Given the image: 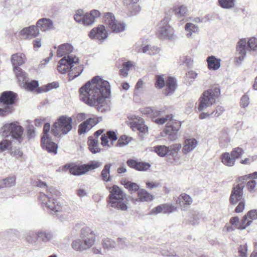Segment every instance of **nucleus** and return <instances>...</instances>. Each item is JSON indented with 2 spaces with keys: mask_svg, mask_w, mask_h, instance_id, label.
Listing matches in <instances>:
<instances>
[{
  "mask_svg": "<svg viewBox=\"0 0 257 257\" xmlns=\"http://www.w3.org/2000/svg\"><path fill=\"white\" fill-rule=\"evenodd\" d=\"M220 95V90L218 87L208 89L201 94L199 99L198 111H203L216 103Z\"/></svg>",
  "mask_w": 257,
  "mask_h": 257,
  "instance_id": "nucleus-6",
  "label": "nucleus"
},
{
  "mask_svg": "<svg viewBox=\"0 0 257 257\" xmlns=\"http://www.w3.org/2000/svg\"><path fill=\"white\" fill-rule=\"evenodd\" d=\"M246 47L248 50L255 51L257 50V39L254 37L250 38L247 41Z\"/></svg>",
  "mask_w": 257,
  "mask_h": 257,
  "instance_id": "nucleus-49",
  "label": "nucleus"
},
{
  "mask_svg": "<svg viewBox=\"0 0 257 257\" xmlns=\"http://www.w3.org/2000/svg\"><path fill=\"white\" fill-rule=\"evenodd\" d=\"M73 119L67 115H61L53 123L51 133L55 137L67 134L72 129Z\"/></svg>",
  "mask_w": 257,
  "mask_h": 257,
  "instance_id": "nucleus-7",
  "label": "nucleus"
},
{
  "mask_svg": "<svg viewBox=\"0 0 257 257\" xmlns=\"http://www.w3.org/2000/svg\"><path fill=\"white\" fill-rule=\"evenodd\" d=\"M11 145V141L8 140H4L0 143V151L3 152L9 148Z\"/></svg>",
  "mask_w": 257,
  "mask_h": 257,
  "instance_id": "nucleus-63",
  "label": "nucleus"
},
{
  "mask_svg": "<svg viewBox=\"0 0 257 257\" xmlns=\"http://www.w3.org/2000/svg\"><path fill=\"white\" fill-rule=\"evenodd\" d=\"M13 110V106L10 105H4L3 108H0V116H3L10 113Z\"/></svg>",
  "mask_w": 257,
  "mask_h": 257,
  "instance_id": "nucleus-56",
  "label": "nucleus"
},
{
  "mask_svg": "<svg viewBox=\"0 0 257 257\" xmlns=\"http://www.w3.org/2000/svg\"><path fill=\"white\" fill-rule=\"evenodd\" d=\"M234 1H218L219 6L223 9H230L234 6Z\"/></svg>",
  "mask_w": 257,
  "mask_h": 257,
  "instance_id": "nucleus-59",
  "label": "nucleus"
},
{
  "mask_svg": "<svg viewBox=\"0 0 257 257\" xmlns=\"http://www.w3.org/2000/svg\"><path fill=\"white\" fill-rule=\"evenodd\" d=\"M176 120L173 118L172 114H168L165 117H159L155 118L153 121L158 124H163L166 122H170L171 121H175Z\"/></svg>",
  "mask_w": 257,
  "mask_h": 257,
  "instance_id": "nucleus-42",
  "label": "nucleus"
},
{
  "mask_svg": "<svg viewBox=\"0 0 257 257\" xmlns=\"http://www.w3.org/2000/svg\"><path fill=\"white\" fill-rule=\"evenodd\" d=\"M184 29L187 38L191 37L193 34H197L199 31V27L191 23H187L185 25Z\"/></svg>",
  "mask_w": 257,
  "mask_h": 257,
  "instance_id": "nucleus-33",
  "label": "nucleus"
},
{
  "mask_svg": "<svg viewBox=\"0 0 257 257\" xmlns=\"http://www.w3.org/2000/svg\"><path fill=\"white\" fill-rule=\"evenodd\" d=\"M164 213L169 214L177 210V207L174 205L169 204H163Z\"/></svg>",
  "mask_w": 257,
  "mask_h": 257,
  "instance_id": "nucleus-58",
  "label": "nucleus"
},
{
  "mask_svg": "<svg viewBox=\"0 0 257 257\" xmlns=\"http://www.w3.org/2000/svg\"><path fill=\"white\" fill-rule=\"evenodd\" d=\"M198 141L194 138L185 140L182 148V153L186 155L192 152L197 146Z\"/></svg>",
  "mask_w": 257,
  "mask_h": 257,
  "instance_id": "nucleus-23",
  "label": "nucleus"
},
{
  "mask_svg": "<svg viewBox=\"0 0 257 257\" xmlns=\"http://www.w3.org/2000/svg\"><path fill=\"white\" fill-rule=\"evenodd\" d=\"M169 18H164L159 24L157 29V35L161 39L174 40L175 39L174 29L169 25Z\"/></svg>",
  "mask_w": 257,
  "mask_h": 257,
  "instance_id": "nucleus-10",
  "label": "nucleus"
},
{
  "mask_svg": "<svg viewBox=\"0 0 257 257\" xmlns=\"http://www.w3.org/2000/svg\"><path fill=\"white\" fill-rule=\"evenodd\" d=\"M151 167V165L146 162H138L135 170L139 171H146Z\"/></svg>",
  "mask_w": 257,
  "mask_h": 257,
  "instance_id": "nucleus-50",
  "label": "nucleus"
},
{
  "mask_svg": "<svg viewBox=\"0 0 257 257\" xmlns=\"http://www.w3.org/2000/svg\"><path fill=\"white\" fill-rule=\"evenodd\" d=\"M128 4L126 3L127 9L131 13V15H136L140 11V7L138 3L134 1H128Z\"/></svg>",
  "mask_w": 257,
  "mask_h": 257,
  "instance_id": "nucleus-38",
  "label": "nucleus"
},
{
  "mask_svg": "<svg viewBox=\"0 0 257 257\" xmlns=\"http://www.w3.org/2000/svg\"><path fill=\"white\" fill-rule=\"evenodd\" d=\"M247 246L246 243L241 245L238 248V252L241 257H247Z\"/></svg>",
  "mask_w": 257,
  "mask_h": 257,
  "instance_id": "nucleus-64",
  "label": "nucleus"
},
{
  "mask_svg": "<svg viewBox=\"0 0 257 257\" xmlns=\"http://www.w3.org/2000/svg\"><path fill=\"white\" fill-rule=\"evenodd\" d=\"M244 185L243 183L234 185L229 198V202L232 205H235L243 199V188Z\"/></svg>",
  "mask_w": 257,
  "mask_h": 257,
  "instance_id": "nucleus-15",
  "label": "nucleus"
},
{
  "mask_svg": "<svg viewBox=\"0 0 257 257\" xmlns=\"http://www.w3.org/2000/svg\"><path fill=\"white\" fill-rule=\"evenodd\" d=\"M79 63V59L75 56H68L63 57L59 61L57 67L58 71L64 74L69 70L68 76L69 80H71L79 76L83 71L81 66H76L75 65Z\"/></svg>",
  "mask_w": 257,
  "mask_h": 257,
  "instance_id": "nucleus-3",
  "label": "nucleus"
},
{
  "mask_svg": "<svg viewBox=\"0 0 257 257\" xmlns=\"http://www.w3.org/2000/svg\"><path fill=\"white\" fill-rule=\"evenodd\" d=\"M37 240L43 242H47L50 241L53 238V234L51 232L38 230H37Z\"/></svg>",
  "mask_w": 257,
  "mask_h": 257,
  "instance_id": "nucleus-29",
  "label": "nucleus"
},
{
  "mask_svg": "<svg viewBox=\"0 0 257 257\" xmlns=\"http://www.w3.org/2000/svg\"><path fill=\"white\" fill-rule=\"evenodd\" d=\"M11 60L13 69H15L16 67H19L25 63L26 57L24 54L18 53L12 55Z\"/></svg>",
  "mask_w": 257,
  "mask_h": 257,
  "instance_id": "nucleus-24",
  "label": "nucleus"
},
{
  "mask_svg": "<svg viewBox=\"0 0 257 257\" xmlns=\"http://www.w3.org/2000/svg\"><path fill=\"white\" fill-rule=\"evenodd\" d=\"M208 67L210 70H216L220 67V59L216 58L214 56H209L207 58Z\"/></svg>",
  "mask_w": 257,
  "mask_h": 257,
  "instance_id": "nucleus-30",
  "label": "nucleus"
},
{
  "mask_svg": "<svg viewBox=\"0 0 257 257\" xmlns=\"http://www.w3.org/2000/svg\"><path fill=\"white\" fill-rule=\"evenodd\" d=\"M181 147L182 146L180 144H174L170 145L169 147H168L169 148V155L174 156L177 154L181 149Z\"/></svg>",
  "mask_w": 257,
  "mask_h": 257,
  "instance_id": "nucleus-43",
  "label": "nucleus"
},
{
  "mask_svg": "<svg viewBox=\"0 0 257 257\" xmlns=\"http://www.w3.org/2000/svg\"><path fill=\"white\" fill-rule=\"evenodd\" d=\"M225 109L224 107L221 105H217L215 107V109L211 112L212 116L213 117H219L220 116L224 111Z\"/></svg>",
  "mask_w": 257,
  "mask_h": 257,
  "instance_id": "nucleus-55",
  "label": "nucleus"
},
{
  "mask_svg": "<svg viewBox=\"0 0 257 257\" xmlns=\"http://www.w3.org/2000/svg\"><path fill=\"white\" fill-rule=\"evenodd\" d=\"M80 100L90 106H96L98 110L110 95L109 83L99 76L93 77L79 89Z\"/></svg>",
  "mask_w": 257,
  "mask_h": 257,
  "instance_id": "nucleus-1",
  "label": "nucleus"
},
{
  "mask_svg": "<svg viewBox=\"0 0 257 257\" xmlns=\"http://www.w3.org/2000/svg\"><path fill=\"white\" fill-rule=\"evenodd\" d=\"M104 23L106 28L114 33H119L125 29L124 23L116 21L111 13H106L104 16Z\"/></svg>",
  "mask_w": 257,
  "mask_h": 257,
  "instance_id": "nucleus-12",
  "label": "nucleus"
},
{
  "mask_svg": "<svg viewBox=\"0 0 257 257\" xmlns=\"http://www.w3.org/2000/svg\"><path fill=\"white\" fill-rule=\"evenodd\" d=\"M247 42L245 39L240 40L236 46L235 62L238 64H241L246 56Z\"/></svg>",
  "mask_w": 257,
  "mask_h": 257,
  "instance_id": "nucleus-17",
  "label": "nucleus"
},
{
  "mask_svg": "<svg viewBox=\"0 0 257 257\" xmlns=\"http://www.w3.org/2000/svg\"><path fill=\"white\" fill-rule=\"evenodd\" d=\"M88 145L89 150L93 154H96L100 152L101 149L99 148V141L97 138L94 139L93 137L90 136L88 139Z\"/></svg>",
  "mask_w": 257,
  "mask_h": 257,
  "instance_id": "nucleus-28",
  "label": "nucleus"
},
{
  "mask_svg": "<svg viewBox=\"0 0 257 257\" xmlns=\"http://www.w3.org/2000/svg\"><path fill=\"white\" fill-rule=\"evenodd\" d=\"M180 62L184 65H186L187 66H190L193 63V60L191 57L185 56L180 58Z\"/></svg>",
  "mask_w": 257,
  "mask_h": 257,
  "instance_id": "nucleus-61",
  "label": "nucleus"
},
{
  "mask_svg": "<svg viewBox=\"0 0 257 257\" xmlns=\"http://www.w3.org/2000/svg\"><path fill=\"white\" fill-rule=\"evenodd\" d=\"M100 12L97 10H92L89 13L84 14L81 10H79L74 16L75 21L84 26H90L92 25L96 18L100 16Z\"/></svg>",
  "mask_w": 257,
  "mask_h": 257,
  "instance_id": "nucleus-11",
  "label": "nucleus"
},
{
  "mask_svg": "<svg viewBox=\"0 0 257 257\" xmlns=\"http://www.w3.org/2000/svg\"><path fill=\"white\" fill-rule=\"evenodd\" d=\"M243 150L242 148L237 147L232 150L230 154L236 160V159L239 158L243 153Z\"/></svg>",
  "mask_w": 257,
  "mask_h": 257,
  "instance_id": "nucleus-52",
  "label": "nucleus"
},
{
  "mask_svg": "<svg viewBox=\"0 0 257 257\" xmlns=\"http://www.w3.org/2000/svg\"><path fill=\"white\" fill-rule=\"evenodd\" d=\"M220 95V90L218 87L208 89L201 94L199 99L198 111H203L216 103Z\"/></svg>",
  "mask_w": 257,
  "mask_h": 257,
  "instance_id": "nucleus-5",
  "label": "nucleus"
},
{
  "mask_svg": "<svg viewBox=\"0 0 257 257\" xmlns=\"http://www.w3.org/2000/svg\"><path fill=\"white\" fill-rule=\"evenodd\" d=\"M39 33V30L37 25L36 26L32 25L26 27L20 31L21 35L26 39H32L36 37Z\"/></svg>",
  "mask_w": 257,
  "mask_h": 257,
  "instance_id": "nucleus-21",
  "label": "nucleus"
},
{
  "mask_svg": "<svg viewBox=\"0 0 257 257\" xmlns=\"http://www.w3.org/2000/svg\"><path fill=\"white\" fill-rule=\"evenodd\" d=\"M154 151L160 157L169 155L168 147L164 145L156 146L153 147Z\"/></svg>",
  "mask_w": 257,
  "mask_h": 257,
  "instance_id": "nucleus-39",
  "label": "nucleus"
},
{
  "mask_svg": "<svg viewBox=\"0 0 257 257\" xmlns=\"http://www.w3.org/2000/svg\"><path fill=\"white\" fill-rule=\"evenodd\" d=\"M155 86L157 88H162L165 86V80L161 76H156Z\"/></svg>",
  "mask_w": 257,
  "mask_h": 257,
  "instance_id": "nucleus-62",
  "label": "nucleus"
},
{
  "mask_svg": "<svg viewBox=\"0 0 257 257\" xmlns=\"http://www.w3.org/2000/svg\"><path fill=\"white\" fill-rule=\"evenodd\" d=\"M160 50V48L158 47L147 45L140 48L138 52L148 53L151 56H154L159 54Z\"/></svg>",
  "mask_w": 257,
  "mask_h": 257,
  "instance_id": "nucleus-27",
  "label": "nucleus"
},
{
  "mask_svg": "<svg viewBox=\"0 0 257 257\" xmlns=\"http://www.w3.org/2000/svg\"><path fill=\"white\" fill-rule=\"evenodd\" d=\"M89 36L91 39L103 41L107 37L108 33L106 32L105 27L103 25H101L96 28L92 29Z\"/></svg>",
  "mask_w": 257,
  "mask_h": 257,
  "instance_id": "nucleus-18",
  "label": "nucleus"
},
{
  "mask_svg": "<svg viewBox=\"0 0 257 257\" xmlns=\"http://www.w3.org/2000/svg\"><path fill=\"white\" fill-rule=\"evenodd\" d=\"M121 184L124 186V187L128 189V190L132 193V192H136L139 191V186L135 183L132 182L128 181H123Z\"/></svg>",
  "mask_w": 257,
  "mask_h": 257,
  "instance_id": "nucleus-37",
  "label": "nucleus"
},
{
  "mask_svg": "<svg viewBox=\"0 0 257 257\" xmlns=\"http://www.w3.org/2000/svg\"><path fill=\"white\" fill-rule=\"evenodd\" d=\"M110 194L108 203L111 207L121 211H126L127 208V202L125 194L117 186L113 185L110 189Z\"/></svg>",
  "mask_w": 257,
  "mask_h": 257,
  "instance_id": "nucleus-4",
  "label": "nucleus"
},
{
  "mask_svg": "<svg viewBox=\"0 0 257 257\" xmlns=\"http://www.w3.org/2000/svg\"><path fill=\"white\" fill-rule=\"evenodd\" d=\"M50 130V124L46 123L43 128V136L41 138L42 146L43 149L50 153H57L58 146L56 144L52 141L50 138L49 132Z\"/></svg>",
  "mask_w": 257,
  "mask_h": 257,
  "instance_id": "nucleus-13",
  "label": "nucleus"
},
{
  "mask_svg": "<svg viewBox=\"0 0 257 257\" xmlns=\"http://www.w3.org/2000/svg\"><path fill=\"white\" fill-rule=\"evenodd\" d=\"M91 129L87 124L86 120L80 123L78 126V132L79 135L84 134Z\"/></svg>",
  "mask_w": 257,
  "mask_h": 257,
  "instance_id": "nucleus-46",
  "label": "nucleus"
},
{
  "mask_svg": "<svg viewBox=\"0 0 257 257\" xmlns=\"http://www.w3.org/2000/svg\"><path fill=\"white\" fill-rule=\"evenodd\" d=\"M250 103L249 97L247 94H244L241 98L240 101V106L242 108H246Z\"/></svg>",
  "mask_w": 257,
  "mask_h": 257,
  "instance_id": "nucleus-54",
  "label": "nucleus"
},
{
  "mask_svg": "<svg viewBox=\"0 0 257 257\" xmlns=\"http://www.w3.org/2000/svg\"><path fill=\"white\" fill-rule=\"evenodd\" d=\"M221 162L225 166L232 167L235 164V160L229 153L225 152L221 156Z\"/></svg>",
  "mask_w": 257,
  "mask_h": 257,
  "instance_id": "nucleus-34",
  "label": "nucleus"
},
{
  "mask_svg": "<svg viewBox=\"0 0 257 257\" xmlns=\"http://www.w3.org/2000/svg\"><path fill=\"white\" fill-rule=\"evenodd\" d=\"M172 10L174 14L178 18L185 17L188 12V7L185 5H176Z\"/></svg>",
  "mask_w": 257,
  "mask_h": 257,
  "instance_id": "nucleus-31",
  "label": "nucleus"
},
{
  "mask_svg": "<svg viewBox=\"0 0 257 257\" xmlns=\"http://www.w3.org/2000/svg\"><path fill=\"white\" fill-rule=\"evenodd\" d=\"M13 69L19 81L24 84L27 80V74L19 67Z\"/></svg>",
  "mask_w": 257,
  "mask_h": 257,
  "instance_id": "nucleus-36",
  "label": "nucleus"
},
{
  "mask_svg": "<svg viewBox=\"0 0 257 257\" xmlns=\"http://www.w3.org/2000/svg\"><path fill=\"white\" fill-rule=\"evenodd\" d=\"M39 30L42 32L50 31L54 29L53 22L50 19L42 18L39 19L37 22Z\"/></svg>",
  "mask_w": 257,
  "mask_h": 257,
  "instance_id": "nucleus-22",
  "label": "nucleus"
},
{
  "mask_svg": "<svg viewBox=\"0 0 257 257\" xmlns=\"http://www.w3.org/2000/svg\"><path fill=\"white\" fill-rule=\"evenodd\" d=\"M161 253L162 255L166 256L188 257V255H186V254L184 253H176L174 250L172 249H162L161 251Z\"/></svg>",
  "mask_w": 257,
  "mask_h": 257,
  "instance_id": "nucleus-41",
  "label": "nucleus"
},
{
  "mask_svg": "<svg viewBox=\"0 0 257 257\" xmlns=\"http://www.w3.org/2000/svg\"><path fill=\"white\" fill-rule=\"evenodd\" d=\"M102 120L101 117H90L86 120L87 124L91 129L93 126L98 124L100 121Z\"/></svg>",
  "mask_w": 257,
  "mask_h": 257,
  "instance_id": "nucleus-51",
  "label": "nucleus"
},
{
  "mask_svg": "<svg viewBox=\"0 0 257 257\" xmlns=\"http://www.w3.org/2000/svg\"><path fill=\"white\" fill-rule=\"evenodd\" d=\"M17 94L13 91H7L4 92L0 97V101L4 105L12 106L16 102Z\"/></svg>",
  "mask_w": 257,
  "mask_h": 257,
  "instance_id": "nucleus-19",
  "label": "nucleus"
},
{
  "mask_svg": "<svg viewBox=\"0 0 257 257\" xmlns=\"http://www.w3.org/2000/svg\"><path fill=\"white\" fill-rule=\"evenodd\" d=\"M102 245L104 248L110 249L116 246V243L113 240L107 238L103 240Z\"/></svg>",
  "mask_w": 257,
  "mask_h": 257,
  "instance_id": "nucleus-47",
  "label": "nucleus"
},
{
  "mask_svg": "<svg viewBox=\"0 0 257 257\" xmlns=\"http://www.w3.org/2000/svg\"><path fill=\"white\" fill-rule=\"evenodd\" d=\"M153 195L145 189H141L138 191L137 201L147 202L153 199Z\"/></svg>",
  "mask_w": 257,
  "mask_h": 257,
  "instance_id": "nucleus-32",
  "label": "nucleus"
},
{
  "mask_svg": "<svg viewBox=\"0 0 257 257\" xmlns=\"http://www.w3.org/2000/svg\"><path fill=\"white\" fill-rule=\"evenodd\" d=\"M37 234L36 231H30L27 233L26 236V240L29 243H34L37 240Z\"/></svg>",
  "mask_w": 257,
  "mask_h": 257,
  "instance_id": "nucleus-44",
  "label": "nucleus"
},
{
  "mask_svg": "<svg viewBox=\"0 0 257 257\" xmlns=\"http://www.w3.org/2000/svg\"><path fill=\"white\" fill-rule=\"evenodd\" d=\"M251 223V220H249L246 215H244L242 220V222L239 226V228L243 230L246 228Z\"/></svg>",
  "mask_w": 257,
  "mask_h": 257,
  "instance_id": "nucleus-53",
  "label": "nucleus"
},
{
  "mask_svg": "<svg viewBox=\"0 0 257 257\" xmlns=\"http://www.w3.org/2000/svg\"><path fill=\"white\" fill-rule=\"evenodd\" d=\"M86 231L88 234L87 236L84 235V239H76L73 240L71 244V246L73 249L77 251H81L90 248L94 243L95 241V236L93 231L91 228H86L83 230V231Z\"/></svg>",
  "mask_w": 257,
  "mask_h": 257,
  "instance_id": "nucleus-8",
  "label": "nucleus"
},
{
  "mask_svg": "<svg viewBox=\"0 0 257 257\" xmlns=\"http://www.w3.org/2000/svg\"><path fill=\"white\" fill-rule=\"evenodd\" d=\"M25 88L30 91H32L39 86V82L37 80H32L28 82V80L24 84Z\"/></svg>",
  "mask_w": 257,
  "mask_h": 257,
  "instance_id": "nucleus-48",
  "label": "nucleus"
},
{
  "mask_svg": "<svg viewBox=\"0 0 257 257\" xmlns=\"http://www.w3.org/2000/svg\"><path fill=\"white\" fill-rule=\"evenodd\" d=\"M112 165L111 164H107L105 165L101 173V179L104 182H109L111 180L110 175V170Z\"/></svg>",
  "mask_w": 257,
  "mask_h": 257,
  "instance_id": "nucleus-35",
  "label": "nucleus"
},
{
  "mask_svg": "<svg viewBox=\"0 0 257 257\" xmlns=\"http://www.w3.org/2000/svg\"><path fill=\"white\" fill-rule=\"evenodd\" d=\"M181 123L179 121H171L166 124V128L161 133L162 137H167L170 141H174L178 138L177 133L180 128Z\"/></svg>",
  "mask_w": 257,
  "mask_h": 257,
  "instance_id": "nucleus-14",
  "label": "nucleus"
},
{
  "mask_svg": "<svg viewBox=\"0 0 257 257\" xmlns=\"http://www.w3.org/2000/svg\"><path fill=\"white\" fill-rule=\"evenodd\" d=\"M133 127L134 130L136 129L143 133H146L148 131V127L144 123H135Z\"/></svg>",
  "mask_w": 257,
  "mask_h": 257,
  "instance_id": "nucleus-57",
  "label": "nucleus"
},
{
  "mask_svg": "<svg viewBox=\"0 0 257 257\" xmlns=\"http://www.w3.org/2000/svg\"><path fill=\"white\" fill-rule=\"evenodd\" d=\"M2 134L4 137H11L19 143L23 141L24 129L18 122L6 123L2 128Z\"/></svg>",
  "mask_w": 257,
  "mask_h": 257,
  "instance_id": "nucleus-9",
  "label": "nucleus"
},
{
  "mask_svg": "<svg viewBox=\"0 0 257 257\" xmlns=\"http://www.w3.org/2000/svg\"><path fill=\"white\" fill-rule=\"evenodd\" d=\"M176 202L179 204L182 210H187L193 202L192 198L185 193L180 195L176 199Z\"/></svg>",
  "mask_w": 257,
  "mask_h": 257,
  "instance_id": "nucleus-20",
  "label": "nucleus"
},
{
  "mask_svg": "<svg viewBox=\"0 0 257 257\" xmlns=\"http://www.w3.org/2000/svg\"><path fill=\"white\" fill-rule=\"evenodd\" d=\"M230 143V138L227 134L221 135L220 138L219 144L221 147H227Z\"/></svg>",
  "mask_w": 257,
  "mask_h": 257,
  "instance_id": "nucleus-45",
  "label": "nucleus"
},
{
  "mask_svg": "<svg viewBox=\"0 0 257 257\" xmlns=\"http://www.w3.org/2000/svg\"><path fill=\"white\" fill-rule=\"evenodd\" d=\"M36 185L38 187L46 189L45 193L41 192L39 199L42 206L44 208L50 209L52 211L57 213L58 217L62 220L65 217L63 214L62 206L55 199V197L60 195V192L53 187H48L46 183L38 180L36 182Z\"/></svg>",
  "mask_w": 257,
  "mask_h": 257,
  "instance_id": "nucleus-2",
  "label": "nucleus"
},
{
  "mask_svg": "<svg viewBox=\"0 0 257 257\" xmlns=\"http://www.w3.org/2000/svg\"><path fill=\"white\" fill-rule=\"evenodd\" d=\"M16 178L15 176L8 177L1 180L2 187H11L16 184Z\"/></svg>",
  "mask_w": 257,
  "mask_h": 257,
  "instance_id": "nucleus-40",
  "label": "nucleus"
},
{
  "mask_svg": "<svg viewBox=\"0 0 257 257\" xmlns=\"http://www.w3.org/2000/svg\"><path fill=\"white\" fill-rule=\"evenodd\" d=\"M101 165V163L99 162H92L90 164L72 167L70 169V172L71 174L74 175H81L86 173L89 170L95 169Z\"/></svg>",
  "mask_w": 257,
  "mask_h": 257,
  "instance_id": "nucleus-16",
  "label": "nucleus"
},
{
  "mask_svg": "<svg viewBox=\"0 0 257 257\" xmlns=\"http://www.w3.org/2000/svg\"><path fill=\"white\" fill-rule=\"evenodd\" d=\"M177 88L176 80L172 77H169L166 81V88L165 94L167 96L172 95Z\"/></svg>",
  "mask_w": 257,
  "mask_h": 257,
  "instance_id": "nucleus-26",
  "label": "nucleus"
},
{
  "mask_svg": "<svg viewBox=\"0 0 257 257\" xmlns=\"http://www.w3.org/2000/svg\"><path fill=\"white\" fill-rule=\"evenodd\" d=\"M73 50V48L71 45L65 43L58 47L57 55L58 57L70 56L69 54Z\"/></svg>",
  "mask_w": 257,
  "mask_h": 257,
  "instance_id": "nucleus-25",
  "label": "nucleus"
},
{
  "mask_svg": "<svg viewBox=\"0 0 257 257\" xmlns=\"http://www.w3.org/2000/svg\"><path fill=\"white\" fill-rule=\"evenodd\" d=\"M28 137L29 139L34 138L35 136V128L33 124H28L27 130Z\"/></svg>",
  "mask_w": 257,
  "mask_h": 257,
  "instance_id": "nucleus-60",
  "label": "nucleus"
}]
</instances>
